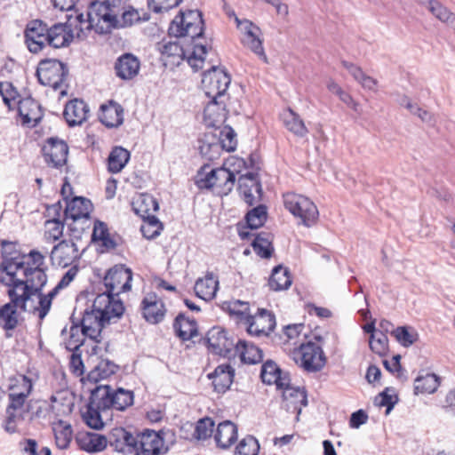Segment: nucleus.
<instances>
[{
	"instance_id": "052dcab7",
	"label": "nucleus",
	"mask_w": 455,
	"mask_h": 455,
	"mask_svg": "<svg viewBox=\"0 0 455 455\" xmlns=\"http://www.w3.org/2000/svg\"><path fill=\"white\" fill-rule=\"evenodd\" d=\"M64 230V224L57 219H52L45 221L44 237L47 240L57 241L62 235Z\"/></svg>"
},
{
	"instance_id": "72a5a7b5",
	"label": "nucleus",
	"mask_w": 455,
	"mask_h": 455,
	"mask_svg": "<svg viewBox=\"0 0 455 455\" xmlns=\"http://www.w3.org/2000/svg\"><path fill=\"white\" fill-rule=\"evenodd\" d=\"M100 401H96L94 397V390H92L90 402L87 405V410L83 417L86 424L94 429H100L103 427V421L100 416V411L108 410L107 407L101 406Z\"/></svg>"
},
{
	"instance_id": "f8f14e48",
	"label": "nucleus",
	"mask_w": 455,
	"mask_h": 455,
	"mask_svg": "<svg viewBox=\"0 0 455 455\" xmlns=\"http://www.w3.org/2000/svg\"><path fill=\"white\" fill-rule=\"evenodd\" d=\"M230 82L231 78L225 70L212 66L203 75L202 88L209 99H220L224 97Z\"/></svg>"
},
{
	"instance_id": "393cba45",
	"label": "nucleus",
	"mask_w": 455,
	"mask_h": 455,
	"mask_svg": "<svg viewBox=\"0 0 455 455\" xmlns=\"http://www.w3.org/2000/svg\"><path fill=\"white\" fill-rule=\"evenodd\" d=\"M63 115L69 126L80 125L87 119L89 108L84 100L75 99L66 104Z\"/></svg>"
},
{
	"instance_id": "338daca9",
	"label": "nucleus",
	"mask_w": 455,
	"mask_h": 455,
	"mask_svg": "<svg viewBox=\"0 0 455 455\" xmlns=\"http://www.w3.org/2000/svg\"><path fill=\"white\" fill-rule=\"evenodd\" d=\"M406 108L413 115L417 116L421 121L432 124L434 122V117L431 113L427 110L423 109L418 107L416 104H413L411 100H407Z\"/></svg>"
},
{
	"instance_id": "ea45409f",
	"label": "nucleus",
	"mask_w": 455,
	"mask_h": 455,
	"mask_svg": "<svg viewBox=\"0 0 455 455\" xmlns=\"http://www.w3.org/2000/svg\"><path fill=\"white\" fill-rule=\"evenodd\" d=\"M173 328L182 340H189L197 335L196 321L186 317L184 314L177 315L173 323Z\"/></svg>"
},
{
	"instance_id": "6e6552de",
	"label": "nucleus",
	"mask_w": 455,
	"mask_h": 455,
	"mask_svg": "<svg viewBox=\"0 0 455 455\" xmlns=\"http://www.w3.org/2000/svg\"><path fill=\"white\" fill-rule=\"evenodd\" d=\"M283 204L294 217L306 227H311L318 220L319 212L315 203L308 197L289 192L283 195Z\"/></svg>"
},
{
	"instance_id": "dca6fc26",
	"label": "nucleus",
	"mask_w": 455,
	"mask_h": 455,
	"mask_svg": "<svg viewBox=\"0 0 455 455\" xmlns=\"http://www.w3.org/2000/svg\"><path fill=\"white\" fill-rule=\"evenodd\" d=\"M77 241L74 239H64L54 245L51 251L50 258L52 265L67 267L72 266L81 257Z\"/></svg>"
},
{
	"instance_id": "c9c22d12",
	"label": "nucleus",
	"mask_w": 455,
	"mask_h": 455,
	"mask_svg": "<svg viewBox=\"0 0 455 455\" xmlns=\"http://www.w3.org/2000/svg\"><path fill=\"white\" fill-rule=\"evenodd\" d=\"M61 336L65 341V347L69 351H78L79 347L83 345L85 334L83 332V328L72 322L69 329L65 327L61 331Z\"/></svg>"
},
{
	"instance_id": "69168bd1",
	"label": "nucleus",
	"mask_w": 455,
	"mask_h": 455,
	"mask_svg": "<svg viewBox=\"0 0 455 455\" xmlns=\"http://www.w3.org/2000/svg\"><path fill=\"white\" fill-rule=\"evenodd\" d=\"M182 0H148L150 9L156 13L168 12L169 10L178 6Z\"/></svg>"
},
{
	"instance_id": "864d4df0",
	"label": "nucleus",
	"mask_w": 455,
	"mask_h": 455,
	"mask_svg": "<svg viewBox=\"0 0 455 455\" xmlns=\"http://www.w3.org/2000/svg\"><path fill=\"white\" fill-rule=\"evenodd\" d=\"M142 219L144 221L140 227V231L145 238L154 239L160 235L163 226L156 216H149Z\"/></svg>"
},
{
	"instance_id": "5fc2aeb1",
	"label": "nucleus",
	"mask_w": 455,
	"mask_h": 455,
	"mask_svg": "<svg viewBox=\"0 0 455 455\" xmlns=\"http://www.w3.org/2000/svg\"><path fill=\"white\" fill-rule=\"evenodd\" d=\"M369 345L372 352L381 356L385 355L388 349V339L387 334L379 330L377 333H373L370 336Z\"/></svg>"
},
{
	"instance_id": "5701e85b",
	"label": "nucleus",
	"mask_w": 455,
	"mask_h": 455,
	"mask_svg": "<svg viewBox=\"0 0 455 455\" xmlns=\"http://www.w3.org/2000/svg\"><path fill=\"white\" fill-rule=\"evenodd\" d=\"M145 319L151 323H157L164 319V305L154 293L148 294L141 302Z\"/></svg>"
},
{
	"instance_id": "bb28decb",
	"label": "nucleus",
	"mask_w": 455,
	"mask_h": 455,
	"mask_svg": "<svg viewBox=\"0 0 455 455\" xmlns=\"http://www.w3.org/2000/svg\"><path fill=\"white\" fill-rule=\"evenodd\" d=\"M239 189L243 196L245 203L252 205L255 202V195L260 196L261 186L256 173L248 172L238 179Z\"/></svg>"
},
{
	"instance_id": "c03bdc74",
	"label": "nucleus",
	"mask_w": 455,
	"mask_h": 455,
	"mask_svg": "<svg viewBox=\"0 0 455 455\" xmlns=\"http://www.w3.org/2000/svg\"><path fill=\"white\" fill-rule=\"evenodd\" d=\"M130 160V152L122 148L116 147L110 152L108 158V168L112 173L120 172Z\"/></svg>"
},
{
	"instance_id": "774afa93",
	"label": "nucleus",
	"mask_w": 455,
	"mask_h": 455,
	"mask_svg": "<svg viewBox=\"0 0 455 455\" xmlns=\"http://www.w3.org/2000/svg\"><path fill=\"white\" fill-rule=\"evenodd\" d=\"M44 254H43L41 251L32 250L28 256L23 257L21 259H18L25 260V259H27L28 260L26 262H29V266L32 267H42L44 265Z\"/></svg>"
},
{
	"instance_id": "49530a36",
	"label": "nucleus",
	"mask_w": 455,
	"mask_h": 455,
	"mask_svg": "<svg viewBox=\"0 0 455 455\" xmlns=\"http://www.w3.org/2000/svg\"><path fill=\"white\" fill-rule=\"evenodd\" d=\"M226 104L222 98L210 99L209 103L204 108V117L210 121L211 124L223 121L226 116Z\"/></svg>"
},
{
	"instance_id": "9d476101",
	"label": "nucleus",
	"mask_w": 455,
	"mask_h": 455,
	"mask_svg": "<svg viewBox=\"0 0 455 455\" xmlns=\"http://www.w3.org/2000/svg\"><path fill=\"white\" fill-rule=\"evenodd\" d=\"M96 401L108 409L124 411L133 403V393L130 390L119 387L112 388L108 385H100L94 389Z\"/></svg>"
},
{
	"instance_id": "aec40b11",
	"label": "nucleus",
	"mask_w": 455,
	"mask_h": 455,
	"mask_svg": "<svg viewBox=\"0 0 455 455\" xmlns=\"http://www.w3.org/2000/svg\"><path fill=\"white\" fill-rule=\"evenodd\" d=\"M108 323L102 315L98 314L92 305L90 308L84 310L80 326L83 328V332L86 337L99 343L101 339L102 329Z\"/></svg>"
},
{
	"instance_id": "6ab92c4d",
	"label": "nucleus",
	"mask_w": 455,
	"mask_h": 455,
	"mask_svg": "<svg viewBox=\"0 0 455 455\" xmlns=\"http://www.w3.org/2000/svg\"><path fill=\"white\" fill-rule=\"evenodd\" d=\"M42 150L44 160L50 166L59 169L66 164L68 147L63 140L50 138Z\"/></svg>"
},
{
	"instance_id": "4c0bfd02",
	"label": "nucleus",
	"mask_w": 455,
	"mask_h": 455,
	"mask_svg": "<svg viewBox=\"0 0 455 455\" xmlns=\"http://www.w3.org/2000/svg\"><path fill=\"white\" fill-rule=\"evenodd\" d=\"M235 349L239 353L242 362L245 363L255 364L261 362L263 358L262 350L245 340H239L235 345Z\"/></svg>"
},
{
	"instance_id": "2f4dec72",
	"label": "nucleus",
	"mask_w": 455,
	"mask_h": 455,
	"mask_svg": "<svg viewBox=\"0 0 455 455\" xmlns=\"http://www.w3.org/2000/svg\"><path fill=\"white\" fill-rule=\"evenodd\" d=\"M219 282L213 274H207L204 278H199L195 284L196 296L205 301L212 299L218 291Z\"/></svg>"
},
{
	"instance_id": "6e6d98bb",
	"label": "nucleus",
	"mask_w": 455,
	"mask_h": 455,
	"mask_svg": "<svg viewBox=\"0 0 455 455\" xmlns=\"http://www.w3.org/2000/svg\"><path fill=\"white\" fill-rule=\"evenodd\" d=\"M429 11L441 21L455 28V14L436 1L429 2Z\"/></svg>"
},
{
	"instance_id": "c85d7f7f",
	"label": "nucleus",
	"mask_w": 455,
	"mask_h": 455,
	"mask_svg": "<svg viewBox=\"0 0 455 455\" xmlns=\"http://www.w3.org/2000/svg\"><path fill=\"white\" fill-rule=\"evenodd\" d=\"M235 371L229 364L219 365L213 372L208 374L217 393H225L231 386Z\"/></svg>"
},
{
	"instance_id": "7ed1b4c3",
	"label": "nucleus",
	"mask_w": 455,
	"mask_h": 455,
	"mask_svg": "<svg viewBox=\"0 0 455 455\" xmlns=\"http://www.w3.org/2000/svg\"><path fill=\"white\" fill-rule=\"evenodd\" d=\"M25 42L32 53H38L45 48H63L68 46L74 39V30L68 22L55 23L49 27L40 20L28 23L25 29Z\"/></svg>"
},
{
	"instance_id": "f03ea898",
	"label": "nucleus",
	"mask_w": 455,
	"mask_h": 455,
	"mask_svg": "<svg viewBox=\"0 0 455 455\" xmlns=\"http://www.w3.org/2000/svg\"><path fill=\"white\" fill-rule=\"evenodd\" d=\"M169 34L175 37H188L193 44L191 51L183 49L176 42H168L163 44L161 52L163 55L172 57H187L189 65L196 70L202 68L207 52L206 46L196 43L204 34V20L202 13L197 10L180 12L169 27Z\"/></svg>"
},
{
	"instance_id": "a18cd8bd",
	"label": "nucleus",
	"mask_w": 455,
	"mask_h": 455,
	"mask_svg": "<svg viewBox=\"0 0 455 455\" xmlns=\"http://www.w3.org/2000/svg\"><path fill=\"white\" fill-rule=\"evenodd\" d=\"M55 443L59 449H67L72 440V428L70 424L58 420L52 424Z\"/></svg>"
},
{
	"instance_id": "79ce46f5",
	"label": "nucleus",
	"mask_w": 455,
	"mask_h": 455,
	"mask_svg": "<svg viewBox=\"0 0 455 455\" xmlns=\"http://www.w3.org/2000/svg\"><path fill=\"white\" fill-rule=\"evenodd\" d=\"M291 283L290 271L281 265L273 269L268 280L269 288L275 291L287 290L291 285Z\"/></svg>"
},
{
	"instance_id": "a19ab883",
	"label": "nucleus",
	"mask_w": 455,
	"mask_h": 455,
	"mask_svg": "<svg viewBox=\"0 0 455 455\" xmlns=\"http://www.w3.org/2000/svg\"><path fill=\"white\" fill-rule=\"evenodd\" d=\"M134 212L141 218L155 216L154 213L159 209L156 200L148 194H140L132 202Z\"/></svg>"
},
{
	"instance_id": "58836bf2",
	"label": "nucleus",
	"mask_w": 455,
	"mask_h": 455,
	"mask_svg": "<svg viewBox=\"0 0 455 455\" xmlns=\"http://www.w3.org/2000/svg\"><path fill=\"white\" fill-rule=\"evenodd\" d=\"M33 388L32 381L25 375H18L10 379L8 396L28 399Z\"/></svg>"
},
{
	"instance_id": "e2e57ef3",
	"label": "nucleus",
	"mask_w": 455,
	"mask_h": 455,
	"mask_svg": "<svg viewBox=\"0 0 455 455\" xmlns=\"http://www.w3.org/2000/svg\"><path fill=\"white\" fill-rule=\"evenodd\" d=\"M228 308L230 315H236L239 322L243 323L245 322L246 316L250 315L249 305L244 301L235 300L229 302Z\"/></svg>"
},
{
	"instance_id": "c756f323",
	"label": "nucleus",
	"mask_w": 455,
	"mask_h": 455,
	"mask_svg": "<svg viewBox=\"0 0 455 455\" xmlns=\"http://www.w3.org/2000/svg\"><path fill=\"white\" fill-rule=\"evenodd\" d=\"M214 439L218 447H230L237 440V427L230 420L220 422L217 427Z\"/></svg>"
},
{
	"instance_id": "1a4fd4ad",
	"label": "nucleus",
	"mask_w": 455,
	"mask_h": 455,
	"mask_svg": "<svg viewBox=\"0 0 455 455\" xmlns=\"http://www.w3.org/2000/svg\"><path fill=\"white\" fill-rule=\"evenodd\" d=\"M206 166H204L196 177V184L201 188H216L219 194L227 195L229 193L235 181V175L226 167L212 169L205 172Z\"/></svg>"
},
{
	"instance_id": "09e8293b",
	"label": "nucleus",
	"mask_w": 455,
	"mask_h": 455,
	"mask_svg": "<svg viewBox=\"0 0 455 455\" xmlns=\"http://www.w3.org/2000/svg\"><path fill=\"white\" fill-rule=\"evenodd\" d=\"M439 378L434 373L419 375L415 379V393L433 394L439 387Z\"/></svg>"
},
{
	"instance_id": "603ef678",
	"label": "nucleus",
	"mask_w": 455,
	"mask_h": 455,
	"mask_svg": "<svg viewBox=\"0 0 455 455\" xmlns=\"http://www.w3.org/2000/svg\"><path fill=\"white\" fill-rule=\"evenodd\" d=\"M254 251L261 258H269L271 256L273 247L268 234H259L252 242Z\"/></svg>"
},
{
	"instance_id": "4468645a",
	"label": "nucleus",
	"mask_w": 455,
	"mask_h": 455,
	"mask_svg": "<svg viewBox=\"0 0 455 455\" xmlns=\"http://www.w3.org/2000/svg\"><path fill=\"white\" fill-rule=\"evenodd\" d=\"M237 28L242 33V44L259 57L265 63H267V57L259 38L260 29L258 26L248 20H240L235 17Z\"/></svg>"
},
{
	"instance_id": "412c9836",
	"label": "nucleus",
	"mask_w": 455,
	"mask_h": 455,
	"mask_svg": "<svg viewBox=\"0 0 455 455\" xmlns=\"http://www.w3.org/2000/svg\"><path fill=\"white\" fill-rule=\"evenodd\" d=\"M283 389V407L291 412L297 414V419L300 414L302 408L307 405V393L304 389L299 387H294L290 385L284 386L283 387H278Z\"/></svg>"
},
{
	"instance_id": "37998d69",
	"label": "nucleus",
	"mask_w": 455,
	"mask_h": 455,
	"mask_svg": "<svg viewBox=\"0 0 455 455\" xmlns=\"http://www.w3.org/2000/svg\"><path fill=\"white\" fill-rule=\"evenodd\" d=\"M283 122L286 129L297 137L303 138L308 133L303 120L291 108L283 112Z\"/></svg>"
},
{
	"instance_id": "f257e3e1",
	"label": "nucleus",
	"mask_w": 455,
	"mask_h": 455,
	"mask_svg": "<svg viewBox=\"0 0 455 455\" xmlns=\"http://www.w3.org/2000/svg\"><path fill=\"white\" fill-rule=\"evenodd\" d=\"M46 282L44 270L42 267H32L25 260L6 259L0 266V283L11 290L20 288L24 291L21 298H28L31 305L36 307L40 320L49 313L52 299L57 294V289H52L47 294L41 292Z\"/></svg>"
},
{
	"instance_id": "f704fd0d",
	"label": "nucleus",
	"mask_w": 455,
	"mask_h": 455,
	"mask_svg": "<svg viewBox=\"0 0 455 455\" xmlns=\"http://www.w3.org/2000/svg\"><path fill=\"white\" fill-rule=\"evenodd\" d=\"M79 447L88 452L103 451L108 443L105 436L94 433L80 434L76 437Z\"/></svg>"
},
{
	"instance_id": "9b49d317",
	"label": "nucleus",
	"mask_w": 455,
	"mask_h": 455,
	"mask_svg": "<svg viewBox=\"0 0 455 455\" xmlns=\"http://www.w3.org/2000/svg\"><path fill=\"white\" fill-rule=\"evenodd\" d=\"M292 358L299 366L309 372L319 371L326 363L323 349L314 342L300 345L293 351Z\"/></svg>"
},
{
	"instance_id": "20e7f679",
	"label": "nucleus",
	"mask_w": 455,
	"mask_h": 455,
	"mask_svg": "<svg viewBox=\"0 0 455 455\" xmlns=\"http://www.w3.org/2000/svg\"><path fill=\"white\" fill-rule=\"evenodd\" d=\"M110 446L115 451L132 455H164L167 451L164 439L153 430H147L139 437L124 428H117L109 436Z\"/></svg>"
},
{
	"instance_id": "0e129e2a",
	"label": "nucleus",
	"mask_w": 455,
	"mask_h": 455,
	"mask_svg": "<svg viewBox=\"0 0 455 455\" xmlns=\"http://www.w3.org/2000/svg\"><path fill=\"white\" fill-rule=\"evenodd\" d=\"M220 141L221 147L226 151H233L236 148L235 133L230 127H225L220 132Z\"/></svg>"
},
{
	"instance_id": "e433bc0d",
	"label": "nucleus",
	"mask_w": 455,
	"mask_h": 455,
	"mask_svg": "<svg viewBox=\"0 0 455 455\" xmlns=\"http://www.w3.org/2000/svg\"><path fill=\"white\" fill-rule=\"evenodd\" d=\"M127 2L128 0H94L91 4L100 5L99 12L101 18L109 20V27L112 29L115 16L119 15L124 5H127Z\"/></svg>"
},
{
	"instance_id": "473e14b6",
	"label": "nucleus",
	"mask_w": 455,
	"mask_h": 455,
	"mask_svg": "<svg viewBox=\"0 0 455 455\" xmlns=\"http://www.w3.org/2000/svg\"><path fill=\"white\" fill-rule=\"evenodd\" d=\"M92 210L90 200L84 197H75L68 203L65 214L67 218L76 221L81 219H88Z\"/></svg>"
},
{
	"instance_id": "680f3d73",
	"label": "nucleus",
	"mask_w": 455,
	"mask_h": 455,
	"mask_svg": "<svg viewBox=\"0 0 455 455\" xmlns=\"http://www.w3.org/2000/svg\"><path fill=\"white\" fill-rule=\"evenodd\" d=\"M214 427V421L211 418H204L197 421L195 429V437L198 440H205L212 436Z\"/></svg>"
},
{
	"instance_id": "f3484780",
	"label": "nucleus",
	"mask_w": 455,
	"mask_h": 455,
	"mask_svg": "<svg viewBox=\"0 0 455 455\" xmlns=\"http://www.w3.org/2000/svg\"><path fill=\"white\" fill-rule=\"evenodd\" d=\"M92 307L98 314L102 315L108 323L112 319H119L124 312V304L118 296L106 291L95 297Z\"/></svg>"
},
{
	"instance_id": "a211bd4d",
	"label": "nucleus",
	"mask_w": 455,
	"mask_h": 455,
	"mask_svg": "<svg viewBox=\"0 0 455 455\" xmlns=\"http://www.w3.org/2000/svg\"><path fill=\"white\" fill-rule=\"evenodd\" d=\"M247 331L253 336H267L275 327V315L266 309H259L254 315L246 316L243 323Z\"/></svg>"
},
{
	"instance_id": "4d7b16f0",
	"label": "nucleus",
	"mask_w": 455,
	"mask_h": 455,
	"mask_svg": "<svg viewBox=\"0 0 455 455\" xmlns=\"http://www.w3.org/2000/svg\"><path fill=\"white\" fill-rule=\"evenodd\" d=\"M259 451L258 440L252 435H247L239 442L235 455H258Z\"/></svg>"
},
{
	"instance_id": "ddd939ff",
	"label": "nucleus",
	"mask_w": 455,
	"mask_h": 455,
	"mask_svg": "<svg viewBox=\"0 0 455 455\" xmlns=\"http://www.w3.org/2000/svg\"><path fill=\"white\" fill-rule=\"evenodd\" d=\"M30 405L26 399L8 396V404L5 410V419L3 424L4 429L8 434H14L19 431L21 425L29 416Z\"/></svg>"
},
{
	"instance_id": "13d9d810",
	"label": "nucleus",
	"mask_w": 455,
	"mask_h": 455,
	"mask_svg": "<svg viewBox=\"0 0 455 455\" xmlns=\"http://www.w3.org/2000/svg\"><path fill=\"white\" fill-rule=\"evenodd\" d=\"M267 219V208L264 205H259L250 211L246 215L248 227L251 229H257L263 226Z\"/></svg>"
},
{
	"instance_id": "a878e982",
	"label": "nucleus",
	"mask_w": 455,
	"mask_h": 455,
	"mask_svg": "<svg viewBox=\"0 0 455 455\" xmlns=\"http://www.w3.org/2000/svg\"><path fill=\"white\" fill-rule=\"evenodd\" d=\"M260 377L264 383L268 385L275 384L277 388L287 386L290 381V376L287 372H283L278 365L272 360H267L261 367Z\"/></svg>"
},
{
	"instance_id": "b1692460",
	"label": "nucleus",
	"mask_w": 455,
	"mask_h": 455,
	"mask_svg": "<svg viewBox=\"0 0 455 455\" xmlns=\"http://www.w3.org/2000/svg\"><path fill=\"white\" fill-rule=\"evenodd\" d=\"M18 111L23 124L32 127L36 126L43 116L39 103L30 97L19 101Z\"/></svg>"
},
{
	"instance_id": "2eb2a0df",
	"label": "nucleus",
	"mask_w": 455,
	"mask_h": 455,
	"mask_svg": "<svg viewBox=\"0 0 455 455\" xmlns=\"http://www.w3.org/2000/svg\"><path fill=\"white\" fill-rule=\"evenodd\" d=\"M132 272L124 265H116L111 267L104 277L106 292L119 296L120 293L128 291L132 287Z\"/></svg>"
},
{
	"instance_id": "bf43d9fd",
	"label": "nucleus",
	"mask_w": 455,
	"mask_h": 455,
	"mask_svg": "<svg viewBox=\"0 0 455 455\" xmlns=\"http://www.w3.org/2000/svg\"><path fill=\"white\" fill-rule=\"evenodd\" d=\"M326 87L331 93L337 95L347 106L355 111L357 110V107L359 106L358 103L355 102L352 96L346 92L333 79H329L327 81Z\"/></svg>"
},
{
	"instance_id": "0eeeda50",
	"label": "nucleus",
	"mask_w": 455,
	"mask_h": 455,
	"mask_svg": "<svg viewBox=\"0 0 455 455\" xmlns=\"http://www.w3.org/2000/svg\"><path fill=\"white\" fill-rule=\"evenodd\" d=\"M68 69L64 63L56 59H45L39 62L36 76L41 84L60 90V95L67 94L65 82Z\"/></svg>"
},
{
	"instance_id": "3c124183",
	"label": "nucleus",
	"mask_w": 455,
	"mask_h": 455,
	"mask_svg": "<svg viewBox=\"0 0 455 455\" xmlns=\"http://www.w3.org/2000/svg\"><path fill=\"white\" fill-rule=\"evenodd\" d=\"M392 334L402 346L406 347L414 344L419 339L417 331L408 326L397 327Z\"/></svg>"
},
{
	"instance_id": "4be33fe9",
	"label": "nucleus",
	"mask_w": 455,
	"mask_h": 455,
	"mask_svg": "<svg viewBox=\"0 0 455 455\" xmlns=\"http://www.w3.org/2000/svg\"><path fill=\"white\" fill-rule=\"evenodd\" d=\"M140 68L139 59L132 53L121 55L115 63L116 75L123 80H131L135 77Z\"/></svg>"
},
{
	"instance_id": "423d86ee",
	"label": "nucleus",
	"mask_w": 455,
	"mask_h": 455,
	"mask_svg": "<svg viewBox=\"0 0 455 455\" xmlns=\"http://www.w3.org/2000/svg\"><path fill=\"white\" fill-rule=\"evenodd\" d=\"M7 294L10 298V302L0 307V327L5 331H12L18 326V309L37 315L36 307L31 305V302H29L28 299H26V298H21L24 291H21L20 288L16 290H11L9 288Z\"/></svg>"
},
{
	"instance_id": "7c9ffc66",
	"label": "nucleus",
	"mask_w": 455,
	"mask_h": 455,
	"mask_svg": "<svg viewBox=\"0 0 455 455\" xmlns=\"http://www.w3.org/2000/svg\"><path fill=\"white\" fill-rule=\"evenodd\" d=\"M100 120L107 127H117L123 124L124 109L114 101L101 105Z\"/></svg>"
},
{
	"instance_id": "8fccbe9b",
	"label": "nucleus",
	"mask_w": 455,
	"mask_h": 455,
	"mask_svg": "<svg viewBox=\"0 0 455 455\" xmlns=\"http://www.w3.org/2000/svg\"><path fill=\"white\" fill-rule=\"evenodd\" d=\"M116 370L117 366L114 363L108 360H101L91 371L89 378L94 381H98L99 379H107L116 373Z\"/></svg>"
},
{
	"instance_id": "cd10ccee",
	"label": "nucleus",
	"mask_w": 455,
	"mask_h": 455,
	"mask_svg": "<svg viewBox=\"0 0 455 455\" xmlns=\"http://www.w3.org/2000/svg\"><path fill=\"white\" fill-rule=\"evenodd\" d=\"M207 342L215 354L226 355L234 346L233 341L227 337V332L220 327H214L207 333Z\"/></svg>"
},
{
	"instance_id": "39448f33",
	"label": "nucleus",
	"mask_w": 455,
	"mask_h": 455,
	"mask_svg": "<svg viewBox=\"0 0 455 455\" xmlns=\"http://www.w3.org/2000/svg\"><path fill=\"white\" fill-rule=\"evenodd\" d=\"M100 7V5L98 4H90L86 18L83 13H77L76 11H75V16L72 13L67 15V22L74 30V38L84 39L92 29L98 34H107L111 31L109 20L101 18L99 12Z\"/></svg>"
},
{
	"instance_id": "de8ad7c7",
	"label": "nucleus",
	"mask_w": 455,
	"mask_h": 455,
	"mask_svg": "<svg viewBox=\"0 0 455 455\" xmlns=\"http://www.w3.org/2000/svg\"><path fill=\"white\" fill-rule=\"evenodd\" d=\"M113 20V28L130 27L139 22L141 18L137 10L132 6L124 5L119 15L115 16Z\"/></svg>"
}]
</instances>
